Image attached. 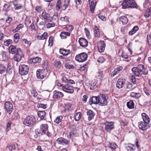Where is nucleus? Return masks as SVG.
I'll return each mask as SVG.
<instances>
[{
  "label": "nucleus",
  "mask_w": 151,
  "mask_h": 151,
  "mask_svg": "<svg viewBox=\"0 0 151 151\" xmlns=\"http://www.w3.org/2000/svg\"><path fill=\"white\" fill-rule=\"evenodd\" d=\"M87 116H88V119L90 121L93 118L95 115L94 112L91 110H89L86 112Z\"/></svg>",
  "instance_id": "nucleus-21"
},
{
  "label": "nucleus",
  "mask_w": 151,
  "mask_h": 151,
  "mask_svg": "<svg viewBox=\"0 0 151 151\" xmlns=\"http://www.w3.org/2000/svg\"><path fill=\"white\" fill-rule=\"evenodd\" d=\"M148 73V70L146 68H145L144 66L143 68L140 69V75H146Z\"/></svg>",
  "instance_id": "nucleus-39"
},
{
  "label": "nucleus",
  "mask_w": 151,
  "mask_h": 151,
  "mask_svg": "<svg viewBox=\"0 0 151 151\" xmlns=\"http://www.w3.org/2000/svg\"><path fill=\"white\" fill-rule=\"evenodd\" d=\"M88 55L85 52H82L77 55L75 57L76 60L79 62H83L87 59Z\"/></svg>",
  "instance_id": "nucleus-4"
},
{
  "label": "nucleus",
  "mask_w": 151,
  "mask_h": 151,
  "mask_svg": "<svg viewBox=\"0 0 151 151\" xmlns=\"http://www.w3.org/2000/svg\"><path fill=\"white\" fill-rule=\"evenodd\" d=\"M90 11L91 13L94 12L96 3V0H89Z\"/></svg>",
  "instance_id": "nucleus-17"
},
{
  "label": "nucleus",
  "mask_w": 151,
  "mask_h": 151,
  "mask_svg": "<svg viewBox=\"0 0 151 151\" xmlns=\"http://www.w3.org/2000/svg\"><path fill=\"white\" fill-rule=\"evenodd\" d=\"M31 93L32 95H33V96L34 97H37L38 93L36 91V90L35 89H32L31 91Z\"/></svg>",
  "instance_id": "nucleus-61"
},
{
  "label": "nucleus",
  "mask_w": 151,
  "mask_h": 151,
  "mask_svg": "<svg viewBox=\"0 0 151 151\" xmlns=\"http://www.w3.org/2000/svg\"><path fill=\"white\" fill-rule=\"evenodd\" d=\"M17 1L15 0L14 1L13 4L14 6V8L15 10H18L21 9L22 7V5L20 4H18L16 3Z\"/></svg>",
  "instance_id": "nucleus-37"
},
{
  "label": "nucleus",
  "mask_w": 151,
  "mask_h": 151,
  "mask_svg": "<svg viewBox=\"0 0 151 151\" xmlns=\"http://www.w3.org/2000/svg\"><path fill=\"white\" fill-rule=\"evenodd\" d=\"M47 35V32H45L41 36H39L38 37V39L39 40H43L46 38Z\"/></svg>",
  "instance_id": "nucleus-46"
},
{
  "label": "nucleus",
  "mask_w": 151,
  "mask_h": 151,
  "mask_svg": "<svg viewBox=\"0 0 151 151\" xmlns=\"http://www.w3.org/2000/svg\"><path fill=\"white\" fill-rule=\"evenodd\" d=\"M38 115L41 119L43 120L45 116L46 113L44 111H39L38 112Z\"/></svg>",
  "instance_id": "nucleus-34"
},
{
  "label": "nucleus",
  "mask_w": 151,
  "mask_h": 151,
  "mask_svg": "<svg viewBox=\"0 0 151 151\" xmlns=\"http://www.w3.org/2000/svg\"><path fill=\"white\" fill-rule=\"evenodd\" d=\"M65 66L66 68L67 69H70L71 68H73V65H69L68 63H66L65 65Z\"/></svg>",
  "instance_id": "nucleus-64"
},
{
  "label": "nucleus",
  "mask_w": 151,
  "mask_h": 151,
  "mask_svg": "<svg viewBox=\"0 0 151 151\" xmlns=\"http://www.w3.org/2000/svg\"><path fill=\"white\" fill-rule=\"evenodd\" d=\"M106 47V44L103 41H100L97 44V47L98 51L101 53L103 52Z\"/></svg>",
  "instance_id": "nucleus-10"
},
{
  "label": "nucleus",
  "mask_w": 151,
  "mask_h": 151,
  "mask_svg": "<svg viewBox=\"0 0 151 151\" xmlns=\"http://www.w3.org/2000/svg\"><path fill=\"white\" fill-rule=\"evenodd\" d=\"M98 104L101 106H106L107 104L108 98L103 94H100L98 96Z\"/></svg>",
  "instance_id": "nucleus-3"
},
{
  "label": "nucleus",
  "mask_w": 151,
  "mask_h": 151,
  "mask_svg": "<svg viewBox=\"0 0 151 151\" xmlns=\"http://www.w3.org/2000/svg\"><path fill=\"white\" fill-rule=\"evenodd\" d=\"M135 87H133V86L132 83L130 82H128L127 85V89L129 91L132 90Z\"/></svg>",
  "instance_id": "nucleus-49"
},
{
  "label": "nucleus",
  "mask_w": 151,
  "mask_h": 151,
  "mask_svg": "<svg viewBox=\"0 0 151 151\" xmlns=\"http://www.w3.org/2000/svg\"><path fill=\"white\" fill-rule=\"evenodd\" d=\"M82 115L81 113L80 112L77 113L74 116V119L76 121H79Z\"/></svg>",
  "instance_id": "nucleus-40"
},
{
  "label": "nucleus",
  "mask_w": 151,
  "mask_h": 151,
  "mask_svg": "<svg viewBox=\"0 0 151 151\" xmlns=\"http://www.w3.org/2000/svg\"><path fill=\"white\" fill-rule=\"evenodd\" d=\"M62 90L68 93H72L74 92L73 86L68 85H65L63 87Z\"/></svg>",
  "instance_id": "nucleus-12"
},
{
  "label": "nucleus",
  "mask_w": 151,
  "mask_h": 151,
  "mask_svg": "<svg viewBox=\"0 0 151 151\" xmlns=\"http://www.w3.org/2000/svg\"><path fill=\"white\" fill-rule=\"evenodd\" d=\"M63 118V117L61 116H58L55 120L54 122L56 124H58L61 122Z\"/></svg>",
  "instance_id": "nucleus-42"
},
{
  "label": "nucleus",
  "mask_w": 151,
  "mask_h": 151,
  "mask_svg": "<svg viewBox=\"0 0 151 151\" xmlns=\"http://www.w3.org/2000/svg\"><path fill=\"white\" fill-rule=\"evenodd\" d=\"M122 69V66H119L117 67L113 72V76H115L119 73L120 71Z\"/></svg>",
  "instance_id": "nucleus-38"
},
{
  "label": "nucleus",
  "mask_w": 151,
  "mask_h": 151,
  "mask_svg": "<svg viewBox=\"0 0 151 151\" xmlns=\"http://www.w3.org/2000/svg\"><path fill=\"white\" fill-rule=\"evenodd\" d=\"M58 144L63 145H68L69 141L63 137H60L57 139Z\"/></svg>",
  "instance_id": "nucleus-13"
},
{
  "label": "nucleus",
  "mask_w": 151,
  "mask_h": 151,
  "mask_svg": "<svg viewBox=\"0 0 151 151\" xmlns=\"http://www.w3.org/2000/svg\"><path fill=\"white\" fill-rule=\"evenodd\" d=\"M40 129L43 133H46V132L48 130V125L47 124H41L40 127Z\"/></svg>",
  "instance_id": "nucleus-27"
},
{
  "label": "nucleus",
  "mask_w": 151,
  "mask_h": 151,
  "mask_svg": "<svg viewBox=\"0 0 151 151\" xmlns=\"http://www.w3.org/2000/svg\"><path fill=\"white\" fill-rule=\"evenodd\" d=\"M84 30L87 37L88 38H90L91 37V35L89 31L87 28H85Z\"/></svg>",
  "instance_id": "nucleus-54"
},
{
  "label": "nucleus",
  "mask_w": 151,
  "mask_h": 151,
  "mask_svg": "<svg viewBox=\"0 0 151 151\" xmlns=\"http://www.w3.org/2000/svg\"><path fill=\"white\" fill-rule=\"evenodd\" d=\"M6 68L4 64H0V74H4L6 72Z\"/></svg>",
  "instance_id": "nucleus-26"
},
{
  "label": "nucleus",
  "mask_w": 151,
  "mask_h": 151,
  "mask_svg": "<svg viewBox=\"0 0 151 151\" xmlns=\"http://www.w3.org/2000/svg\"><path fill=\"white\" fill-rule=\"evenodd\" d=\"M60 20L64 22H68L69 21L68 17L66 16L61 17Z\"/></svg>",
  "instance_id": "nucleus-60"
},
{
  "label": "nucleus",
  "mask_w": 151,
  "mask_h": 151,
  "mask_svg": "<svg viewBox=\"0 0 151 151\" xmlns=\"http://www.w3.org/2000/svg\"><path fill=\"white\" fill-rule=\"evenodd\" d=\"M54 65L55 67L58 68H60L62 67V64L59 61H55L54 62Z\"/></svg>",
  "instance_id": "nucleus-45"
},
{
  "label": "nucleus",
  "mask_w": 151,
  "mask_h": 151,
  "mask_svg": "<svg viewBox=\"0 0 151 151\" xmlns=\"http://www.w3.org/2000/svg\"><path fill=\"white\" fill-rule=\"evenodd\" d=\"M71 130L69 135V137L70 138H72L77 133L76 129L74 126L70 128Z\"/></svg>",
  "instance_id": "nucleus-24"
},
{
  "label": "nucleus",
  "mask_w": 151,
  "mask_h": 151,
  "mask_svg": "<svg viewBox=\"0 0 151 151\" xmlns=\"http://www.w3.org/2000/svg\"><path fill=\"white\" fill-rule=\"evenodd\" d=\"M20 49H21L19 48H17L14 45H11L9 47V51L10 53L14 54H15Z\"/></svg>",
  "instance_id": "nucleus-15"
},
{
  "label": "nucleus",
  "mask_w": 151,
  "mask_h": 151,
  "mask_svg": "<svg viewBox=\"0 0 151 151\" xmlns=\"http://www.w3.org/2000/svg\"><path fill=\"white\" fill-rule=\"evenodd\" d=\"M119 21L122 22L123 24H126L128 22V20L127 17L124 16H121L119 18Z\"/></svg>",
  "instance_id": "nucleus-30"
},
{
  "label": "nucleus",
  "mask_w": 151,
  "mask_h": 151,
  "mask_svg": "<svg viewBox=\"0 0 151 151\" xmlns=\"http://www.w3.org/2000/svg\"><path fill=\"white\" fill-rule=\"evenodd\" d=\"M105 60V59L103 57H99L97 60V61L101 63H103Z\"/></svg>",
  "instance_id": "nucleus-57"
},
{
  "label": "nucleus",
  "mask_w": 151,
  "mask_h": 151,
  "mask_svg": "<svg viewBox=\"0 0 151 151\" xmlns=\"http://www.w3.org/2000/svg\"><path fill=\"white\" fill-rule=\"evenodd\" d=\"M70 35V33L68 32H62L60 35L61 38L62 39H65L67 36H69Z\"/></svg>",
  "instance_id": "nucleus-31"
},
{
  "label": "nucleus",
  "mask_w": 151,
  "mask_h": 151,
  "mask_svg": "<svg viewBox=\"0 0 151 151\" xmlns=\"http://www.w3.org/2000/svg\"><path fill=\"white\" fill-rule=\"evenodd\" d=\"M78 42L80 46L81 47H86L88 45L87 40L83 38H80L78 40Z\"/></svg>",
  "instance_id": "nucleus-16"
},
{
  "label": "nucleus",
  "mask_w": 151,
  "mask_h": 151,
  "mask_svg": "<svg viewBox=\"0 0 151 151\" xmlns=\"http://www.w3.org/2000/svg\"><path fill=\"white\" fill-rule=\"evenodd\" d=\"M125 82V79L119 78L116 83V87L118 88H121L124 86Z\"/></svg>",
  "instance_id": "nucleus-14"
},
{
  "label": "nucleus",
  "mask_w": 151,
  "mask_h": 151,
  "mask_svg": "<svg viewBox=\"0 0 151 151\" xmlns=\"http://www.w3.org/2000/svg\"><path fill=\"white\" fill-rule=\"evenodd\" d=\"M64 96L63 94L61 92L55 91L54 92L53 97L54 99H58L62 98Z\"/></svg>",
  "instance_id": "nucleus-18"
},
{
  "label": "nucleus",
  "mask_w": 151,
  "mask_h": 151,
  "mask_svg": "<svg viewBox=\"0 0 151 151\" xmlns=\"http://www.w3.org/2000/svg\"><path fill=\"white\" fill-rule=\"evenodd\" d=\"M70 0H64L63 3L62 8L63 10H65L69 4Z\"/></svg>",
  "instance_id": "nucleus-29"
},
{
  "label": "nucleus",
  "mask_w": 151,
  "mask_h": 151,
  "mask_svg": "<svg viewBox=\"0 0 151 151\" xmlns=\"http://www.w3.org/2000/svg\"><path fill=\"white\" fill-rule=\"evenodd\" d=\"M44 71L43 70L39 69L36 71V76H40L43 75L42 73Z\"/></svg>",
  "instance_id": "nucleus-62"
},
{
  "label": "nucleus",
  "mask_w": 151,
  "mask_h": 151,
  "mask_svg": "<svg viewBox=\"0 0 151 151\" xmlns=\"http://www.w3.org/2000/svg\"><path fill=\"white\" fill-rule=\"evenodd\" d=\"M60 53L63 55H67L70 53V51L69 50H66L63 48L60 49Z\"/></svg>",
  "instance_id": "nucleus-28"
},
{
  "label": "nucleus",
  "mask_w": 151,
  "mask_h": 151,
  "mask_svg": "<svg viewBox=\"0 0 151 151\" xmlns=\"http://www.w3.org/2000/svg\"><path fill=\"white\" fill-rule=\"evenodd\" d=\"M144 65L142 64H140L138 65L137 67L133 68L132 70L135 76H139L140 75V69L143 68Z\"/></svg>",
  "instance_id": "nucleus-11"
},
{
  "label": "nucleus",
  "mask_w": 151,
  "mask_h": 151,
  "mask_svg": "<svg viewBox=\"0 0 151 151\" xmlns=\"http://www.w3.org/2000/svg\"><path fill=\"white\" fill-rule=\"evenodd\" d=\"M10 8V4L9 3L5 4L4 6L3 9V11L7 12L9 11Z\"/></svg>",
  "instance_id": "nucleus-35"
},
{
  "label": "nucleus",
  "mask_w": 151,
  "mask_h": 151,
  "mask_svg": "<svg viewBox=\"0 0 151 151\" xmlns=\"http://www.w3.org/2000/svg\"><path fill=\"white\" fill-rule=\"evenodd\" d=\"M35 132L37 135V136H40L42 135V133H41V131L38 129H36L35 130Z\"/></svg>",
  "instance_id": "nucleus-56"
},
{
  "label": "nucleus",
  "mask_w": 151,
  "mask_h": 151,
  "mask_svg": "<svg viewBox=\"0 0 151 151\" xmlns=\"http://www.w3.org/2000/svg\"><path fill=\"white\" fill-rule=\"evenodd\" d=\"M36 121L35 117L32 115L27 116L23 121L24 124L27 126L31 127L32 126Z\"/></svg>",
  "instance_id": "nucleus-2"
},
{
  "label": "nucleus",
  "mask_w": 151,
  "mask_h": 151,
  "mask_svg": "<svg viewBox=\"0 0 151 151\" xmlns=\"http://www.w3.org/2000/svg\"><path fill=\"white\" fill-rule=\"evenodd\" d=\"M24 27V24H20L18 25L16 28L12 30V32H15L18 31Z\"/></svg>",
  "instance_id": "nucleus-43"
},
{
  "label": "nucleus",
  "mask_w": 151,
  "mask_h": 151,
  "mask_svg": "<svg viewBox=\"0 0 151 151\" xmlns=\"http://www.w3.org/2000/svg\"><path fill=\"white\" fill-rule=\"evenodd\" d=\"M114 123L113 122L106 121L104 123L105 125V129L107 132H110L114 128Z\"/></svg>",
  "instance_id": "nucleus-7"
},
{
  "label": "nucleus",
  "mask_w": 151,
  "mask_h": 151,
  "mask_svg": "<svg viewBox=\"0 0 151 151\" xmlns=\"http://www.w3.org/2000/svg\"><path fill=\"white\" fill-rule=\"evenodd\" d=\"M61 1L60 0H58L56 5V10H59L61 7Z\"/></svg>",
  "instance_id": "nucleus-52"
},
{
  "label": "nucleus",
  "mask_w": 151,
  "mask_h": 151,
  "mask_svg": "<svg viewBox=\"0 0 151 151\" xmlns=\"http://www.w3.org/2000/svg\"><path fill=\"white\" fill-rule=\"evenodd\" d=\"M42 16L44 19L48 20V18L49 17V14H48L43 12L42 14Z\"/></svg>",
  "instance_id": "nucleus-50"
},
{
  "label": "nucleus",
  "mask_w": 151,
  "mask_h": 151,
  "mask_svg": "<svg viewBox=\"0 0 151 151\" xmlns=\"http://www.w3.org/2000/svg\"><path fill=\"white\" fill-rule=\"evenodd\" d=\"M144 16L146 18L151 16V7L147 10Z\"/></svg>",
  "instance_id": "nucleus-48"
},
{
  "label": "nucleus",
  "mask_w": 151,
  "mask_h": 151,
  "mask_svg": "<svg viewBox=\"0 0 151 151\" xmlns=\"http://www.w3.org/2000/svg\"><path fill=\"white\" fill-rule=\"evenodd\" d=\"M1 54L3 59L6 60L7 58V56L6 55V52L2 51L1 52Z\"/></svg>",
  "instance_id": "nucleus-53"
},
{
  "label": "nucleus",
  "mask_w": 151,
  "mask_h": 151,
  "mask_svg": "<svg viewBox=\"0 0 151 151\" xmlns=\"http://www.w3.org/2000/svg\"><path fill=\"white\" fill-rule=\"evenodd\" d=\"M139 29L137 26H135L134 27L133 29L129 32V34L130 35H132L134 34Z\"/></svg>",
  "instance_id": "nucleus-33"
},
{
  "label": "nucleus",
  "mask_w": 151,
  "mask_h": 151,
  "mask_svg": "<svg viewBox=\"0 0 151 151\" xmlns=\"http://www.w3.org/2000/svg\"><path fill=\"white\" fill-rule=\"evenodd\" d=\"M14 41L16 43L18 42L19 39V33L15 34L14 36Z\"/></svg>",
  "instance_id": "nucleus-47"
},
{
  "label": "nucleus",
  "mask_w": 151,
  "mask_h": 151,
  "mask_svg": "<svg viewBox=\"0 0 151 151\" xmlns=\"http://www.w3.org/2000/svg\"><path fill=\"white\" fill-rule=\"evenodd\" d=\"M22 41L25 44L29 45V46H30L31 44V42L30 41H28L25 39H23Z\"/></svg>",
  "instance_id": "nucleus-55"
},
{
  "label": "nucleus",
  "mask_w": 151,
  "mask_h": 151,
  "mask_svg": "<svg viewBox=\"0 0 151 151\" xmlns=\"http://www.w3.org/2000/svg\"><path fill=\"white\" fill-rule=\"evenodd\" d=\"M130 96L136 99H138L141 96L140 93L135 92H132L130 93Z\"/></svg>",
  "instance_id": "nucleus-36"
},
{
  "label": "nucleus",
  "mask_w": 151,
  "mask_h": 151,
  "mask_svg": "<svg viewBox=\"0 0 151 151\" xmlns=\"http://www.w3.org/2000/svg\"><path fill=\"white\" fill-rule=\"evenodd\" d=\"M121 56L122 58L125 59H127L128 60H127V61H129V59L128 58V56L127 54H125V53H122L121 55Z\"/></svg>",
  "instance_id": "nucleus-59"
},
{
  "label": "nucleus",
  "mask_w": 151,
  "mask_h": 151,
  "mask_svg": "<svg viewBox=\"0 0 151 151\" xmlns=\"http://www.w3.org/2000/svg\"><path fill=\"white\" fill-rule=\"evenodd\" d=\"M148 124L143 121L140 122L138 123L139 129L143 131L146 130L150 128V127Z\"/></svg>",
  "instance_id": "nucleus-8"
},
{
  "label": "nucleus",
  "mask_w": 151,
  "mask_h": 151,
  "mask_svg": "<svg viewBox=\"0 0 151 151\" xmlns=\"http://www.w3.org/2000/svg\"><path fill=\"white\" fill-rule=\"evenodd\" d=\"M24 57V54H23L22 51L21 49L18 51L14 55L13 59L14 61L17 62L20 61L22 59V58Z\"/></svg>",
  "instance_id": "nucleus-6"
},
{
  "label": "nucleus",
  "mask_w": 151,
  "mask_h": 151,
  "mask_svg": "<svg viewBox=\"0 0 151 151\" xmlns=\"http://www.w3.org/2000/svg\"><path fill=\"white\" fill-rule=\"evenodd\" d=\"M94 32L95 34V36L96 37H100V32L99 31V29L98 27L95 26L94 28Z\"/></svg>",
  "instance_id": "nucleus-32"
},
{
  "label": "nucleus",
  "mask_w": 151,
  "mask_h": 151,
  "mask_svg": "<svg viewBox=\"0 0 151 151\" xmlns=\"http://www.w3.org/2000/svg\"><path fill=\"white\" fill-rule=\"evenodd\" d=\"M41 59L40 58L37 57H33L31 58L28 61V62L29 63L34 64L39 63L40 62Z\"/></svg>",
  "instance_id": "nucleus-19"
},
{
  "label": "nucleus",
  "mask_w": 151,
  "mask_h": 151,
  "mask_svg": "<svg viewBox=\"0 0 151 151\" xmlns=\"http://www.w3.org/2000/svg\"><path fill=\"white\" fill-rule=\"evenodd\" d=\"M142 116L144 122L149 124L150 121V119L149 116L145 113L142 114Z\"/></svg>",
  "instance_id": "nucleus-23"
},
{
  "label": "nucleus",
  "mask_w": 151,
  "mask_h": 151,
  "mask_svg": "<svg viewBox=\"0 0 151 151\" xmlns=\"http://www.w3.org/2000/svg\"><path fill=\"white\" fill-rule=\"evenodd\" d=\"M8 148L10 151L14 150V151H17L19 150L18 145L17 144H11L9 146H8L6 147V148L7 149Z\"/></svg>",
  "instance_id": "nucleus-22"
},
{
  "label": "nucleus",
  "mask_w": 151,
  "mask_h": 151,
  "mask_svg": "<svg viewBox=\"0 0 151 151\" xmlns=\"http://www.w3.org/2000/svg\"><path fill=\"white\" fill-rule=\"evenodd\" d=\"M117 146L115 142H111L109 143V147L112 150H115Z\"/></svg>",
  "instance_id": "nucleus-44"
},
{
  "label": "nucleus",
  "mask_w": 151,
  "mask_h": 151,
  "mask_svg": "<svg viewBox=\"0 0 151 151\" xmlns=\"http://www.w3.org/2000/svg\"><path fill=\"white\" fill-rule=\"evenodd\" d=\"M29 67L25 65H20L19 67V73L21 76L27 75L28 72Z\"/></svg>",
  "instance_id": "nucleus-5"
},
{
  "label": "nucleus",
  "mask_w": 151,
  "mask_h": 151,
  "mask_svg": "<svg viewBox=\"0 0 151 151\" xmlns=\"http://www.w3.org/2000/svg\"><path fill=\"white\" fill-rule=\"evenodd\" d=\"M4 108L7 112L10 114L13 110L12 104L10 101L6 102L4 104Z\"/></svg>",
  "instance_id": "nucleus-9"
},
{
  "label": "nucleus",
  "mask_w": 151,
  "mask_h": 151,
  "mask_svg": "<svg viewBox=\"0 0 151 151\" xmlns=\"http://www.w3.org/2000/svg\"><path fill=\"white\" fill-rule=\"evenodd\" d=\"M134 103L133 101L130 100L127 103V106L129 109H132L134 108Z\"/></svg>",
  "instance_id": "nucleus-41"
},
{
  "label": "nucleus",
  "mask_w": 151,
  "mask_h": 151,
  "mask_svg": "<svg viewBox=\"0 0 151 151\" xmlns=\"http://www.w3.org/2000/svg\"><path fill=\"white\" fill-rule=\"evenodd\" d=\"M98 17L99 19L103 21H105L106 20V17L100 14H98Z\"/></svg>",
  "instance_id": "nucleus-63"
},
{
  "label": "nucleus",
  "mask_w": 151,
  "mask_h": 151,
  "mask_svg": "<svg viewBox=\"0 0 151 151\" xmlns=\"http://www.w3.org/2000/svg\"><path fill=\"white\" fill-rule=\"evenodd\" d=\"M121 5L122 8L125 9L127 8H138L139 7L134 0H124Z\"/></svg>",
  "instance_id": "nucleus-1"
},
{
  "label": "nucleus",
  "mask_w": 151,
  "mask_h": 151,
  "mask_svg": "<svg viewBox=\"0 0 151 151\" xmlns=\"http://www.w3.org/2000/svg\"><path fill=\"white\" fill-rule=\"evenodd\" d=\"M98 96H93L90 98L89 100V104L91 105L92 104H98Z\"/></svg>",
  "instance_id": "nucleus-20"
},
{
  "label": "nucleus",
  "mask_w": 151,
  "mask_h": 151,
  "mask_svg": "<svg viewBox=\"0 0 151 151\" xmlns=\"http://www.w3.org/2000/svg\"><path fill=\"white\" fill-rule=\"evenodd\" d=\"M13 72L12 66L10 65L9 63L7 65V68H6V74L5 75L6 76V75H12Z\"/></svg>",
  "instance_id": "nucleus-25"
},
{
  "label": "nucleus",
  "mask_w": 151,
  "mask_h": 151,
  "mask_svg": "<svg viewBox=\"0 0 151 151\" xmlns=\"http://www.w3.org/2000/svg\"><path fill=\"white\" fill-rule=\"evenodd\" d=\"M12 41L11 40L9 39L7 40L6 41H4V45L6 46H8L9 44L12 43Z\"/></svg>",
  "instance_id": "nucleus-58"
},
{
  "label": "nucleus",
  "mask_w": 151,
  "mask_h": 151,
  "mask_svg": "<svg viewBox=\"0 0 151 151\" xmlns=\"http://www.w3.org/2000/svg\"><path fill=\"white\" fill-rule=\"evenodd\" d=\"M147 41L148 45L149 46H151V34L147 35Z\"/></svg>",
  "instance_id": "nucleus-51"
}]
</instances>
